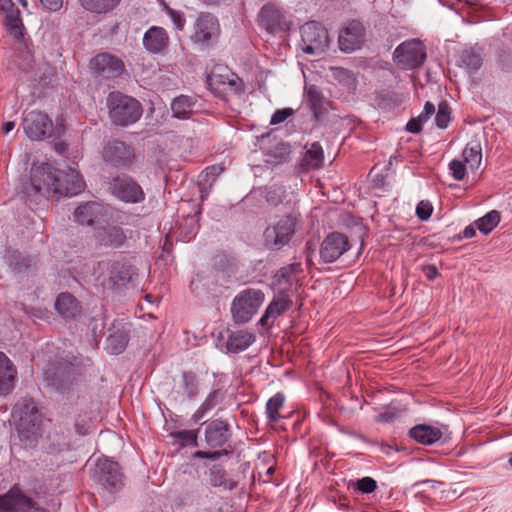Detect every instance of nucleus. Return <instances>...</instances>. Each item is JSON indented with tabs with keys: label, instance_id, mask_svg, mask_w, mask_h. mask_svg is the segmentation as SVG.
<instances>
[{
	"label": "nucleus",
	"instance_id": "1",
	"mask_svg": "<svg viewBox=\"0 0 512 512\" xmlns=\"http://www.w3.org/2000/svg\"><path fill=\"white\" fill-rule=\"evenodd\" d=\"M83 189L84 181L78 171L71 168L58 170L49 163H41L32 166L30 181L24 185L23 192L29 198L48 200L74 196Z\"/></svg>",
	"mask_w": 512,
	"mask_h": 512
},
{
	"label": "nucleus",
	"instance_id": "2",
	"mask_svg": "<svg viewBox=\"0 0 512 512\" xmlns=\"http://www.w3.org/2000/svg\"><path fill=\"white\" fill-rule=\"evenodd\" d=\"M109 117L116 126L126 127L136 123L142 116L141 103L121 92H111L107 97Z\"/></svg>",
	"mask_w": 512,
	"mask_h": 512
},
{
	"label": "nucleus",
	"instance_id": "3",
	"mask_svg": "<svg viewBox=\"0 0 512 512\" xmlns=\"http://www.w3.org/2000/svg\"><path fill=\"white\" fill-rule=\"evenodd\" d=\"M12 416L17 422L18 432L23 437L30 439L37 436L42 417L32 399L23 398L18 401L13 408Z\"/></svg>",
	"mask_w": 512,
	"mask_h": 512
},
{
	"label": "nucleus",
	"instance_id": "4",
	"mask_svg": "<svg viewBox=\"0 0 512 512\" xmlns=\"http://www.w3.org/2000/svg\"><path fill=\"white\" fill-rule=\"evenodd\" d=\"M298 218L292 214L281 217L276 223L269 225L263 232V244L272 251H279L292 240Z\"/></svg>",
	"mask_w": 512,
	"mask_h": 512
},
{
	"label": "nucleus",
	"instance_id": "5",
	"mask_svg": "<svg viewBox=\"0 0 512 512\" xmlns=\"http://www.w3.org/2000/svg\"><path fill=\"white\" fill-rule=\"evenodd\" d=\"M265 295L259 289L248 288L239 292L231 305V313L236 323H247L264 301Z\"/></svg>",
	"mask_w": 512,
	"mask_h": 512
},
{
	"label": "nucleus",
	"instance_id": "6",
	"mask_svg": "<svg viewBox=\"0 0 512 512\" xmlns=\"http://www.w3.org/2000/svg\"><path fill=\"white\" fill-rule=\"evenodd\" d=\"M302 50L306 54H321L329 46L326 28L316 21H309L301 26Z\"/></svg>",
	"mask_w": 512,
	"mask_h": 512
},
{
	"label": "nucleus",
	"instance_id": "7",
	"mask_svg": "<svg viewBox=\"0 0 512 512\" xmlns=\"http://www.w3.org/2000/svg\"><path fill=\"white\" fill-rule=\"evenodd\" d=\"M220 34V24L216 16L209 12H201L193 25L190 39L193 43L209 47Z\"/></svg>",
	"mask_w": 512,
	"mask_h": 512
},
{
	"label": "nucleus",
	"instance_id": "8",
	"mask_svg": "<svg viewBox=\"0 0 512 512\" xmlns=\"http://www.w3.org/2000/svg\"><path fill=\"white\" fill-rule=\"evenodd\" d=\"M46 512L37 502L27 496L19 484H14L0 495V512Z\"/></svg>",
	"mask_w": 512,
	"mask_h": 512
},
{
	"label": "nucleus",
	"instance_id": "9",
	"mask_svg": "<svg viewBox=\"0 0 512 512\" xmlns=\"http://www.w3.org/2000/svg\"><path fill=\"white\" fill-rule=\"evenodd\" d=\"M426 57V48L419 39L407 40L398 45L394 51L397 64L404 69L420 67Z\"/></svg>",
	"mask_w": 512,
	"mask_h": 512
},
{
	"label": "nucleus",
	"instance_id": "10",
	"mask_svg": "<svg viewBox=\"0 0 512 512\" xmlns=\"http://www.w3.org/2000/svg\"><path fill=\"white\" fill-rule=\"evenodd\" d=\"M22 126L27 137L33 141L50 137L53 132V123L49 116L36 110L24 115Z\"/></svg>",
	"mask_w": 512,
	"mask_h": 512
},
{
	"label": "nucleus",
	"instance_id": "11",
	"mask_svg": "<svg viewBox=\"0 0 512 512\" xmlns=\"http://www.w3.org/2000/svg\"><path fill=\"white\" fill-rule=\"evenodd\" d=\"M111 193L125 203H140L145 199L142 187L126 175L116 176L110 182Z\"/></svg>",
	"mask_w": 512,
	"mask_h": 512
},
{
	"label": "nucleus",
	"instance_id": "12",
	"mask_svg": "<svg viewBox=\"0 0 512 512\" xmlns=\"http://www.w3.org/2000/svg\"><path fill=\"white\" fill-rule=\"evenodd\" d=\"M97 269L108 273L107 278L99 276L97 281L111 288L126 285L133 274L132 267L121 261H101L97 263Z\"/></svg>",
	"mask_w": 512,
	"mask_h": 512
},
{
	"label": "nucleus",
	"instance_id": "13",
	"mask_svg": "<svg viewBox=\"0 0 512 512\" xmlns=\"http://www.w3.org/2000/svg\"><path fill=\"white\" fill-rule=\"evenodd\" d=\"M95 476L101 485L110 492L118 491L123 486V474L119 464L109 459H98Z\"/></svg>",
	"mask_w": 512,
	"mask_h": 512
},
{
	"label": "nucleus",
	"instance_id": "14",
	"mask_svg": "<svg viewBox=\"0 0 512 512\" xmlns=\"http://www.w3.org/2000/svg\"><path fill=\"white\" fill-rule=\"evenodd\" d=\"M105 162L117 168H128L132 165L135 154L130 145L120 140H112L103 148Z\"/></svg>",
	"mask_w": 512,
	"mask_h": 512
},
{
	"label": "nucleus",
	"instance_id": "15",
	"mask_svg": "<svg viewBox=\"0 0 512 512\" xmlns=\"http://www.w3.org/2000/svg\"><path fill=\"white\" fill-rule=\"evenodd\" d=\"M348 237L339 232L328 234L320 246V258L324 263H333L350 249Z\"/></svg>",
	"mask_w": 512,
	"mask_h": 512
},
{
	"label": "nucleus",
	"instance_id": "16",
	"mask_svg": "<svg viewBox=\"0 0 512 512\" xmlns=\"http://www.w3.org/2000/svg\"><path fill=\"white\" fill-rule=\"evenodd\" d=\"M91 69L98 76L105 79H114L122 75L125 70L124 62L109 53H100L90 61Z\"/></svg>",
	"mask_w": 512,
	"mask_h": 512
},
{
	"label": "nucleus",
	"instance_id": "17",
	"mask_svg": "<svg viewBox=\"0 0 512 512\" xmlns=\"http://www.w3.org/2000/svg\"><path fill=\"white\" fill-rule=\"evenodd\" d=\"M365 29L363 25L353 20L343 28L339 34V48L343 52H353L359 49L364 41Z\"/></svg>",
	"mask_w": 512,
	"mask_h": 512
},
{
	"label": "nucleus",
	"instance_id": "18",
	"mask_svg": "<svg viewBox=\"0 0 512 512\" xmlns=\"http://www.w3.org/2000/svg\"><path fill=\"white\" fill-rule=\"evenodd\" d=\"M79 368L71 362H60L55 366L53 375L51 376V384L59 391L68 390L77 380Z\"/></svg>",
	"mask_w": 512,
	"mask_h": 512
},
{
	"label": "nucleus",
	"instance_id": "19",
	"mask_svg": "<svg viewBox=\"0 0 512 512\" xmlns=\"http://www.w3.org/2000/svg\"><path fill=\"white\" fill-rule=\"evenodd\" d=\"M292 305L293 302L286 293H279L267 306L259 324L263 327H271L275 319L289 310Z\"/></svg>",
	"mask_w": 512,
	"mask_h": 512
},
{
	"label": "nucleus",
	"instance_id": "20",
	"mask_svg": "<svg viewBox=\"0 0 512 512\" xmlns=\"http://www.w3.org/2000/svg\"><path fill=\"white\" fill-rule=\"evenodd\" d=\"M103 205L91 201L80 204L74 212L75 221L81 225L92 226L99 223L105 216Z\"/></svg>",
	"mask_w": 512,
	"mask_h": 512
},
{
	"label": "nucleus",
	"instance_id": "21",
	"mask_svg": "<svg viewBox=\"0 0 512 512\" xmlns=\"http://www.w3.org/2000/svg\"><path fill=\"white\" fill-rule=\"evenodd\" d=\"M230 437V426L221 419L211 421L205 429L206 443L212 448L222 447Z\"/></svg>",
	"mask_w": 512,
	"mask_h": 512
},
{
	"label": "nucleus",
	"instance_id": "22",
	"mask_svg": "<svg viewBox=\"0 0 512 512\" xmlns=\"http://www.w3.org/2000/svg\"><path fill=\"white\" fill-rule=\"evenodd\" d=\"M169 44L167 31L159 26L150 27L143 37V45L146 50L153 54H158L165 50Z\"/></svg>",
	"mask_w": 512,
	"mask_h": 512
},
{
	"label": "nucleus",
	"instance_id": "23",
	"mask_svg": "<svg viewBox=\"0 0 512 512\" xmlns=\"http://www.w3.org/2000/svg\"><path fill=\"white\" fill-rule=\"evenodd\" d=\"M208 483L214 488L232 491L237 488L238 482L231 478L226 469L220 464L212 465L207 472Z\"/></svg>",
	"mask_w": 512,
	"mask_h": 512
},
{
	"label": "nucleus",
	"instance_id": "24",
	"mask_svg": "<svg viewBox=\"0 0 512 512\" xmlns=\"http://www.w3.org/2000/svg\"><path fill=\"white\" fill-rule=\"evenodd\" d=\"M16 377L15 366L3 352H0V395H7L14 389Z\"/></svg>",
	"mask_w": 512,
	"mask_h": 512
},
{
	"label": "nucleus",
	"instance_id": "25",
	"mask_svg": "<svg viewBox=\"0 0 512 512\" xmlns=\"http://www.w3.org/2000/svg\"><path fill=\"white\" fill-rule=\"evenodd\" d=\"M55 309L65 319H74L81 314L78 300L69 292H62L57 296Z\"/></svg>",
	"mask_w": 512,
	"mask_h": 512
},
{
	"label": "nucleus",
	"instance_id": "26",
	"mask_svg": "<svg viewBox=\"0 0 512 512\" xmlns=\"http://www.w3.org/2000/svg\"><path fill=\"white\" fill-rule=\"evenodd\" d=\"M442 431L438 427L418 424L409 430V436L422 445H432L442 438Z\"/></svg>",
	"mask_w": 512,
	"mask_h": 512
},
{
	"label": "nucleus",
	"instance_id": "27",
	"mask_svg": "<svg viewBox=\"0 0 512 512\" xmlns=\"http://www.w3.org/2000/svg\"><path fill=\"white\" fill-rule=\"evenodd\" d=\"M98 242L111 248H119L126 241V235L121 227L108 226L97 232Z\"/></svg>",
	"mask_w": 512,
	"mask_h": 512
},
{
	"label": "nucleus",
	"instance_id": "28",
	"mask_svg": "<svg viewBox=\"0 0 512 512\" xmlns=\"http://www.w3.org/2000/svg\"><path fill=\"white\" fill-rule=\"evenodd\" d=\"M259 21L266 30L274 32L282 27L283 15L274 5L266 4L260 10Z\"/></svg>",
	"mask_w": 512,
	"mask_h": 512
},
{
	"label": "nucleus",
	"instance_id": "29",
	"mask_svg": "<svg viewBox=\"0 0 512 512\" xmlns=\"http://www.w3.org/2000/svg\"><path fill=\"white\" fill-rule=\"evenodd\" d=\"M306 97L308 105L313 112L316 120H318L324 113L327 112L329 102L325 99L321 91L315 85H310L306 88Z\"/></svg>",
	"mask_w": 512,
	"mask_h": 512
},
{
	"label": "nucleus",
	"instance_id": "30",
	"mask_svg": "<svg viewBox=\"0 0 512 512\" xmlns=\"http://www.w3.org/2000/svg\"><path fill=\"white\" fill-rule=\"evenodd\" d=\"M255 337L246 330L231 332L226 342L228 352L239 353L246 350L253 342Z\"/></svg>",
	"mask_w": 512,
	"mask_h": 512
},
{
	"label": "nucleus",
	"instance_id": "31",
	"mask_svg": "<svg viewBox=\"0 0 512 512\" xmlns=\"http://www.w3.org/2000/svg\"><path fill=\"white\" fill-rule=\"evenodd\" d=\"M129 342V334L124 329H114L106 339V349L111 354L122 353Z\"/></svg>",
	"mask_w": 512,
	"mask_h": 512
},
{
	"label": "nucleus",
	"instance_id": "32",
	"mask_svg": "<svg viewBox=\"0 0 512 512\" xmlns=\"http://www.w3.org/2000/svg\"><path fill=\"white\" fill-rule=\"evenodd\" d=\"M178 393L184 395L187 399H194L199 393V384L197 375L192 371H184L181 374Z\"/></svg>",
	"mask_w": 512,
	"mask_h": 512
},
{
	"label": "nucleus",
	"instance_id": "33",
	"mask_svg": "<svg viewBox=\"0 0 512 512\" xmlns=\"http://www.w3.org/2000/svg\"><path fill=\"white\" fill-rule=\"evenodd\" d=\"M463 162L472 171L477 170L482 162V147L477 141L469 142L462 152Z\"/></svg>",
	"mask_w": 512,
	"mask_h": 512
},
{
	"label": "nucleus",
	"instance_id": "34",
	"mask_svg": "<svg viewBox=\"0 0 512 512\" xmlns=\"http://www.w3.org/2000/svg\"><path fill=\"white\" fill-rule=\"evenodd\" d=\"M195 105V100L186 95L176 97L171 103L172 115L175 118L187 119L190 117Z\"/></svg>",
	"mask_w": 512,
	"mask_h": 512
},
{
	"label": "nucleus",
	"instance_id": "35",
	"mask_svg": "<svg viewBox=\"0 0 512 512\" xmlns=\"http://www.w3.org/2000/svg\"><path fill=\"white\" fill-rule=\"evenodd\" d=\"M224 399V393L220 389L212 390L200 407L195 411L192 418L194 421L201 420L209 411L214 409Z\"/></svg>",
	"mask_w": 512,
	"mask_h": 512
},
{
	"label": "nucleus",
	"instance_id": "36",
	"mask_svg": "<svg viewBox=\"0 0 512 512\" xmlns=\"http://www.w3.org/2000/svg\"><path fill=\"white\" fill-rule=\"evenodd\" d=\"M324 153L318 142L311 144V147L305 152L302 159V166L306 169H318L322 166Z\"/></svg>",
	"mask_w": 512,
	"mask_h": 512
},
{
	"label": "nucleus",
	"instance_id": "37",
	"mask_svg": "<svg viewBox=\"0 0 512 512\" xmlns=\"http://www.w3.org/2000/svg\"><path fill=\"white\" fill-rule=\"evenodd\" d=\"M5 26L7 31L16 39L21 40L24 36V24L21 19L20 10H13L6 14Z\"/></svg>",
	"mask_w": 512,
	"mask_h": 512
},
{
	"label": "nucleus",
	"instance_id": "38",
	"mask_svg": "<svg viewBox=\"0 0 512 512\" xmlns=\"http://www.w3.org/2000/svg\"><path fill=\"white\" fill-rule=\"evenodd\" d=\"M81 6L95 14H106L112 11L120 0H79Z\"/></svg>",
	"mask_w": 512,
	"mask_h": 512
},
{
	"label": "nucleus",
	"instance_id": "39",
	"mask_svg": "<svg viewBox=\"0 0 512 512\" xmlns=\"http://www.w3.org/2000/svg\"><path fill=\"white\" fill-rule=\"evenodd\" d=\"M461 66L465 67L470 73L477 71L483 64L481 54L473 48L465 49L460 55Z\"/></svg>",
	"mask_w": 512,
	"mask_h": 512
},
{
	"label": "nucleus",
	"instance_id": "40",
	"mask_svg": "<svg viewBox=\"0 0 512 512\" xmlns=\"http://www.w3.org/2000/svg\"><path fill=\"white\" fill-rule=\"evenodd\" d=\"M285 397L283 393L278 392L272 396L266 403V415L270 423H276L281 418L279 410L283 407Z\"/></svg>",
	"mask_w": 512,
	"mask_h": 512
},
{
	"label": "nucleus",
	"instance_id": "41",
	"mask_svg": "<svg viewBox=\"0 0 512 512\" xmlns=\"http://www.w3.org/2000/svg\"><path fill=\"white\" fill-rule=\"evenodd\" d=\"M500 222V213L496 210L488 212L475 221L477 229L483 234H489Z\"/></svg>",
	"mask_w": 512,
	"mask_h": 512
},
{
	"label": "nucleus",
	"instance_id": "42",
	"mask_svg": "<svg viewBox=\"0 0 512 512\" xmlns=\"http://www.w3.org/2000/svg\"><path fill=\"white\" fill-rule=\"evenodd\" d=\"M302 271L301 264L296 262L280 268L275 274V279L278 284H288L293 275L299 274Z\"/></svg>",
	"mask_w": 512,
	"mask_h": 512
},
{
	"label": "nucleus",
	"instance_id": "43",
	"mask_svg": "<svg viewBox=\"0 0 512 512\" xmlns=\"http://www.w3.org/2000/svg\"><path fill=\"white\" fill-rule=\"evenodd\" d=\"M333 71V77L343 86H345L347 89H353L355 88V78L353 76V73L345 68L337 67L332 68Z\"/></svg>",
	"mask_w": 512,
	"mask_h": 512
},
{
	"label": "nucleus",
	"instance_id": "44",
	"mask_svg": "<svg viewBox=\"0 0 512 512\" xmlns=\"http://www.w3.org/2000/svg\"><path fill=\"white\" fill-rule=\"evenodd\" d=\"M451 120L450 117V109L447 103H440L438 106V111L436 113L435 122L438 128L445 129L447 128L449 122Z\"/></svg>",
	"mask_w": 512,
	"mask_h": 512
},
{
	"label": "nucleus",
	"instance_id": "45",
	"mask_svg": "<svg viewBox=\"0 0 512 512\" xmlns=\"http://www.w3.org/2000/svg\"><path fill=\"white\" fill-rule=\"evenodd\" d=\"M172 435L175 439L179 440L183 446H197V434L194 430L176 431Z\"/></svg>",
	"mask_w": 512,
	"mask_h": 512
},
{
	"label": "nucleus",
	"instance_id": "46",
	"mask_svg": "<svg viewBox=\"0 0 512 512\" xmlns=\"http://www.w3.org/2000/svg\"><path fill=\"white\" fill-rule=\"evenodd\" d=\"M467 165L458 159H454L449 163V169L455 180L461 181L465 178Z\"/></svg>",
	"mask_w": 512,
	"mask_h": 512
},
{
	"label": "nucleus",
	"instance_id": "47",
	"mask_svg": "<svg viewBox=\"0 0 512 512\" xmlns=\"http://www.w3.org/2000/svg\"><path fill=\"white\" fill-rule=\"evenodd\" d=\"M223 88L234 93H241L243 91V82L235 74H227L226 82H223Z\"/></svg>",
	"mask_w": 512,
	"mask_h": 512
},
{
	"label": "nucleus",
	"instance_id": "48",
	"mask_svg": "<svg viewBox=\"0 0 512 512\" xmlns=\"http://www.w3.org/2000/svg\"><path fill=\"white\" fill-rule=\"evenodd\" d=\"M165 10H166L167 15L171 18L176 29L182 31L185 26V19H184L183 13L180 11H177L175 9H172L169 6H165Z\"/></svg>",
	"mask_w": 512,
	"mask_h": 512
},
{
	"label": "nucleus",
	"instance_id": "49",
	"mask_svg": "<svg viewBox=\"0 0 512 512\" xmlns=\"http://www.w3.org/2000/svg\"><path fill=\"white\" fill-rule=\"evenodd\" d=\"M433 207L429 201H420L416 207V215L420 220H428L432 214Z\"/></svg>",
	"mask_w": 512,
	"mask_h": 512
},
{
	"label": "nucleus",
	"instance_id": "50",
	"mask_svg": "<svg viewBox=\"0 0 512 512\" xmlns=\"http://www.w3.org/2000/svg\"><path fill=\"white\" fill-rule=\"evenodd\" d=\"M357 488L362 493H372L377 488V483L371 477H363L357 481Z\"/></svg>",
	"mask_w": 512,
	"mask_h": 512
},
{
	"label": "nucleus",
	"instance_id": "51",
	"mask_svg": "<svg viewBox=\"0 0 512 512\" xmlns=\"http://www.w3.org/2000/svg\"><path fill=\"white\" fill-rule=\"evenodd\" d=\"M293 113H294V111L292 108L278 109L273 113V115L270 119V124L271 125L280 124V123L284 122L287 118L292 116Z\"/></svg>",
	"mask_w": 512,
	"mask_h": 512
},
{
	"label": "nucleus",
	"instance_id": "52",
	"mask_svg": "<svg viewBox=\"0 0 512 512\" xmlns=\"http://www.w3.org/2000/svg\"><path fill=\"white\" fill-rule=\"evenodd\" d=\"M231 451L227 449H222L218 451H197L195 453V457L202 458V459H210V460H217L222 456H226L230 454Z\"/></svg>",
	"mask_w": 512,
	"mask_h": 512
},
{
	"label": "nucleus",
	"instance_id": "53",
	"mask_svg": "<svg viewBox=\"0 0 512 512\" xmlns=\"http://www.w3.org/2000/svg\"><path fill=\"white\" fill-rule=\"evenodd\" d=\"M398 418V413L395 409H387L386 411L378 414L375 418L379 423H391Z\"/></svg>",
	"mask_w": 512,
	"mask_h": 512
},
{
	"label": "nucleus",
	"instance_id": "54",
	"mask_svg": "<svg viewBox=\"0 0 512 512\" xmlns=\"http://www.w3.org/2000/svg\"><path fill=\"white\" fill-rule=\"evenodd\" d=\"M227 75L219 74L217 72H212L207 77V82L212 88H219L223 86V82H226Z\"/></svg>",
	"mask_w": 512,
	"mask_h": 512
},
{
	"label": "nucleus",
	"instance_id": "55",
	"mask_svg": "<svg viewBox=\"0 0 512 512\" xmlns=\"http://www.w3.org/2000/svg\"><path fill=\"white\" fill-rule=\"evenodd\" d=\"M184 225L188 226L189 230L185 233V238L190 240L195 236L198 230V223L194 216L185 219Z\"/></svg>",
	"mask_w": 512,
	"mask_h": 512
},
{
	"label": "nucleus",
	"instance_id": "56",
	"mask_svg": "<svg viewBox=\"0 0 512 512\" xmlns=\"http://www.w3.org/2000/svg\"><path fill=\"white\" fill-rule=\"evenodd\" d=\"M423 122L417 117L412 118L406 125V130L410 133L417 134L422 130Z\"/></svg>",
	"mask_w": 512,
	"mask_h": 512
},
{
	"label": "nucleus",
	"instance_id": "57",
	"mask_svg": "<svg viewBox=\"0 0 512 512\" xmlns=\"http://www.w3.org/2000/svg\"><path fill=\"white\" fill-rule=\"evenodd\" d=\"M435 113V106L431 102H426L424 105L423 112L418 116V118L425 123L433 114Z\"/></svg>",
	"mask_w": 512,
	"mask_h": 512
},
{
	"label": "nucleus",
	"instance_id": "58",
	"mask_svg": "<svg viewBox=\"0 0 512 512\" xmlns=\"http://www.w3.org/2000/svg\"><path fill=\"white\" fill-rule=\"evenodd\" d=\"M275 150L278 152V162L285 161L290 154V147L288 144L281 143L276 146Z\"/></svg>",
	"mask_w": 512,
	"mask_h": 512
},
{
	"label": "nucleus",
	"instance_id": "59",
	"mask_svg": "<svg viewBox=\"0 0 512 512\" xmlns=\"http://www.w3.org/2000/svg\"><path fill=\"white\" fill-rule=\"evenodd\" d=\"M41 3L50 11H58L62 8L63 0H40Z\"/></svg>",
	"mask_w": 512,
	"mask_h": 512
},
{
	"label": "nucleus",
	"instance_id": "60",
	"mask_svg": "<svg viewBox=\"0 0 512 512\" xmlns=\"http://www.w3.org/2000/svg\"><path fill=\"white\" fill-rule=\"evenodd\" d=\"M423 272L429 280H433L438 276V270L434 265H426L423 267Z\"/></svg>",
	"mask_w": 512,
	"mask_h": 512
},
{
	"label": "nucleus",
	"instance_id": "61",
	"mask_svg": "<svg viewBox=\"0 0 512 512\" xmlns=\"http://www.w3.org/2000/svg\"><path fill=\"white\" fill-rule=\"evenodd\" d=\"M17 9L12 0H0V10L5 12V14Z\"/></svg>",
	"mask_w": 512,
	"mask_h": 512
},
{
	"label": "nucleus",
	"instance_id": "62",
	"mask_svg": "<svg viewBox=\"0 0 512 512\" xmlns=\"http://www.w3.org/2000/svg\"><path fill=\"white\" fill-rule=\"evenodd\" d=\"M475 234H476V230H475V228H474L472 225H470V226H467V227L463 230V232H462V236H461V237H462V238H465V239H469V238L474 237V236H475Z\"/></svg>",
	"mask_w": 512,
	"mask_h": 512
},
{
	"label": "nucleus",
	"instance_id": "63",
	"mask_svg": "<svg viewBox=\"0 0 512 512\" xmlns=\"http://www.w3.org/2000/svg\"><path fill=\"white\" fill-rule=\"evenodd\" d=\"M54 149L57 153L64 154L67 150V144L63 141L55 142Z\"/></svg>",
	"mask_w": 512,
	"mask_h": 512
},
{
	"label": "nucleus",
	"instance_id": "64",
	"mask_svg": "<svg viewBox=\"0 0 512 512\" xmlns=\"http://www.w3.org/2000/svg\"><path fill=\"white\" fill-rule=\"evenodd\" d=\"M15 127V123L13 121H7V122H4L3 125H2V131L4 134H8L9 132H11Z\"/></svg>",
	"mask_w": 512,
	"mask_h": 512
}]
</instances>
